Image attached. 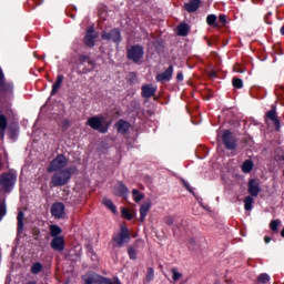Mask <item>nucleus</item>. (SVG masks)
I'll list each match as a JSON object with an SVG mask.
<instances>
[{
    "label": "nucleus",
    "mask_w": 284,
    "mask_h": 284,
    "mask_svg": "<svg viewBox=\"0 0 284 284\" xmlns=\"http://www.w3.org/2000/svg\"><path fill=\"white\" fill-rule=\"evenodd\" d=\"M70 179H72V172L70 169L57 171L51 176L50 185L51 187H63V185H68V183H70Z\"/></svg>",
    "instance_id": "f257e3e1"
},
{
    "label": "nucleus",
    "mask_w": 284,
    "mask_h": 284,
    "mask_svg": "<svg viewBox=\"0 0 284 284\" xmlns=\"http://www.w3.org/2000/svg\"><path fill=\"white\" fill-rule=\"evenodd\" d=\"M17 175L13 173H3L0 176V185L4 192H10L14 187Z\"/></svg>",
    "instance_id": "f03ea898"
},
{
    "label": "nucleus",
    "mask_w": 284,
    "mask_h": 284,
    "mask_svg": "<svg viewBox=\"0 0 284 284\" xmlns=\"http://www.w3.org/2000/svg\"><path fill=\"white\" fill-rule=\"evenodd\" d=\"M114 243H116L118 247H123L125 243H130V230L126 226L121 227V232L113 237Z\"/></svg>",
    "instance_id": "7ed1b4c3"
},
{
    "label": "nucleus",
    "mask_w": 284,
    "mask_h": 284,
    "mask_svg": "<svg viewBox=\"0 0 284 284\" xmlns=\"http://www.w3.org/2000/svg\"><path fill=\"white\" fill-rule=\"evenodd\" d=\"M87 125H90L92 130H98V132H101L102 134H105V132H108V125L103 124V118H90L87 122Z\"/></svg>",
    "instance_id": "20e7f679"
},
{
    "label": "nucleus",
    "mask_w": 284,
    "mask_h": 284,
    "mask_svg": "<svg viewBox=\"0 0 284 284\" xmlns=\"http://www.w3.org/2000/svg\"><path fill=\"white\" fill-rule=\"evenodd\" d=\"M68 165V159H65L62 154L58 155L52 160L48 168V172H59V170H63Z\"/></svg>",
    "instance_id": "39448f33"
},
{
    "label": "nucleus",
    "mask_w": 284,
    "mask_h": 284,
    "mask_svg": "<svg viewBox=\"0 0 284 284\" xmlns=\"http://www.w3.org/2000/svg\"><path fill=\"white\" fill-rule=\"evenodd\" d=\"M143 49L141 45H133L128 50V59L133 61V63H139L143 59Z\"/></svg>",
    "instance_id": "423d86ee"
},
{
    "label": "nucleus",
    "mask_w": 284,
    "mask_h": 284,
    "mask_svg": "<svg viewBox=\"0 0 284 284\" xmlns=\"http://www.w3.org/2000/svg\"><path fill=\"white\" fill-rule=\"evenodd\" d=\"M95 39H99V32L94 31V27H89L84 37V44L87 48H94Z\"/></svg>",
    "instance_id": "0eeeda50"
},
{
    "label": "nucleus",
    "mask_w": 284,
    "mask_h": 284,
    "mask_svg": "<svg viewBox=\"0 0 284 284\" xmlns=\"http://www.w3.org/2000/svg\"><path fill=\"white\" fill-rule=\"evenodd\" d=\"M102 39L104 41H113V43H121V31L113 29L110 32H102Z\"/></svg>",
    "instance_id": "6e6552de"
},
{
    "label": "nucleus",
    "mask_w": 284,
    "mask_h": 284,
    "mask_svg": "<svg viewBox=\"0 0 284 284\" xmlns=\"http://www.w3.org/2000/svg\"><path fill=\"white\" fill-rule=\"evenodd\" d=\"M222 141L226 150H236V140L232 135V132L225 131L222 135Z\"/></svg>",
    "instance_id": "1a4fd4ad"
},
{
    "label": "nucleus",
    "mask_w": 284,
    "mask_h": 284,
    "mask_svg": "<svg viewBox=\"0 0 284 284\" xmlns=\"http://www.w3.org/2000/svg\"><path fill=\"white\" fill-rule=\"evenodd\" d=\"M51 214L54 219H65V205L61 202L54 203L51 207Z\"/></svg>",
    "instance_id": "9d476101"
},
{
    "label": "nucleus",
    "mask_w": 284,
    "mask_h": 284,
    "mask_svg": "<svg viewBox=\"0 0 284 284\" xmlns=\"http://www.w3.org/2000/svg\"><path fill=\"white\" fill-rule=\"evenodd\" d=\"M51 247L55 250V252H63V250H65V239L63 236L53 237Z\"/></svg>",
    "instance_id": "9b49d317"
},
{
    "label": "nucleus",
    "mask_w": 284,
    "mask_h": 284,
    "mask_svg": "<svg viewBox=\"0 0 284 284\" xmlns=\"http://www.w3.org/2000/svg\"><path fill=\"white\" fill-rule=\"evenodd\" d=\"M113 194L115 196H123V199H128L125 195L130 194V190H128V186H125V184L120 182L113 187Z\"/></svg>",
    "instance_id": "f8f14e48"
},
{
    "label": "nucleus",
    "mask_w": 284,
    "mask_h": 284,
    "mask_svg": "<svg viewBox=\"0 0 284 284\" xmlns=\"http://www.w3.org/2000/svg\"><path fill=\"white\" fill-rule=\"evenodd\" d=\"M260 192H261V184H258V181L250 180L248 194H251V196H258Z\"/></svg>",
    "instance_id": "ddd939ff"
},
{
    "label": "nucleus",
    "mask_w": 284,
    "mask_h": 284,
    "mask_svg": "<svg viewBox=\"0 0 284 284\" xmlns=\"http://www.w3.org/2000/svg\"><path fill=\"white\" fill-rule=\"evenodd\" d=\"M172 72H174V67L170 65L163 73L156 75V81H170L172 79Z\"/></svg>",
    "instance_id": "4468645a"
},
{
    "label": "nucleus",
    "mask_w": 284,
    "mask_h": 284,
    "mask_svg": "<svg viewBox=\"0 0 284 284\" xmlns=\"http://www.w3.org/2000/svg\"><path fill=\"white\" fill-rule=\"evenodd\" d=\"M156 93V88L152 87V84H145L142 87V97L144 99H151Z\"/></svg>",
    "instance_id": "2eb2a0df"
},
{
    "label": "nucleus",
    "mask_w": 284,
    "mask_h": 284,
    "mask_svg": "<svg viewBox=\"0 0 284 284\" xmlns=\"http://www.w3.org/2000/svg\"><path fill=\"white\" fill-rule=\"evenodd\" d=\"M82 281L84 284H98L99 281V274L97 273H87L82 275Z\"/></svg>",
    "instance_id": "dca6fc26"
},
{
    "label": "nucleus",
    "mask_w": 284,
    "mask_h": 284,
    "mask_svg": "<svg viewBox=\"0 0 284 284\" xmlns=\"http://www.w3.org/2000/svg\"><path fill=\"white\" fill-rule=\"evenodd\" d=\"M150 207H152V203L144 202L140 207V221H145V217L148 216V212H150Z\"/></svg>",
    "instance_id": "f3484780"
},
{
    "label": "nucleus",
    "mask_w": 284,
    "mask_h": 284,
    "mask_svg": "<svg viewBox=\"0 0 284 284\" xmlns=\"http://www.w3.org/2000/svg\"><path fill=\"white\" fill-rule=\"evenodd\" d=\"M199 6H201V0H190L185 3V10L187 12H196L199 10Z\"/></svg>",
    "instance_id": "a211bd4d"
},
{
    "label": "nucleus",
    "mask_w": 284,
    "mask_h": 284,
    "mask_svg": "<svg viewBox=\"0 0 284 284\" xmlns=\"http://www.w3.org/2000/svg\"><path fill=\"white\" fill-rule=\"evenodd\" d=\"M267 119H270V121H272V123H274V125H276V130H278L281 122L278 121V118H276V109H272L271 111H268L266 113Z\"/></svg>",
    "instance_id": "6ab92c4d"
},
{
    "label": "nucleus",
    "mask_w": 284,
    "mask_h": 284,
    "mask_svg": "<svg viewBox=\"0 0 284 284\" xmlns=\"http://www.w3.org/2000/svg\"><path fill=\"white\" fill-rule=\"evenodd\" d=\"M118 132L120 134H125L130 130V123L128 121L120 120L116 123Z\"/></svg>",
    "instance_id": "aec40b11"
},
{
    "label": "nucleus",
    "mask_w": 284,
    "mask_h": 284,
    "mask_svg": "<svg viewBox=\"0 0 284 284\" xmlns=\"http://www.w3.org/2000/svg\"><path fill=\"white\" fill-rule=\"evenodd\" d=\"M189 33H190V26H187L186 23H180L178 26L179 37H187Z\"/></svg>",
    "instance_id": "412c9836"
},
{
    "label": "nucleus",
    "mask_w": 284,
    "mask_h": 284,
    "mask_svg": "<svg viewBox=\"0 0 284 284\" xmlns=\"http://www.w3.org/2000/svg\"><path fill=\"white\" fill-rule=\"evenodd\" d=\"M128 254H129L130 258H132L133 261H136V256L139 254V244H134L133 246H129L128 247Z\"/></svg>",
    "instance_id": "4be33fe9"
},
{
    "label": "nucleus",
    "mask_w": 284,
    "mask_h": 284,
    "mask_svg": "<svg viewBox=\"0 0 284 284\" xmlns=\"http://www.w3.org/2000/svg\"><path fill=\"white\" fill-rule=\"evenodd\" d=\"M63 83V75H58L57 81L52 85L51 94L54 95L59 92V88H61V84Z\"/></svg>",
    "instance_id": "5701e85b"
},
{
    "label": "nucleus",
    "mask_w": 284,
    "mask_h": 284,
    "mask_svg": "<svg viewBox=\"0 0 284 284\" xmlns=\"http://www.w3.org/2000/svg\"><path fill=\"white\" fill-rule=\"evenodd\" d=\"M49 230H50V234H51V236H52L53 239L59 237V235L63 232V231L61 230V227H59V225H54V224H51V225L49 226Z\"/></svg>",
    "instance_id": "b1692460"
},
{
    "label": "nucleus",
    "mask_w": 284,
    "mask_h": 284,
    "mask_svg": "<svg viewBox=\"0 0 284 284\" xmlns=\"http://www.w3.org/2000/svg\"><path fill=\"white\" fill-rule=\"evenodd\" d=\"M103 205H105V207H108V210H111V212H113V214H116V206L114 205V202H112V200L104 197L102 200Z\"/></svg>",
    "instance_id": "393cba45"
},
{
    "label": "nucleus",
    "mask_w": 284,
    "mask_h": 284,
    "mask_svg": "<svg viewBox=\"0 0 284 284\" xmlns=\"http://www.w3.org/2000/svg\"><path fill=\"white\" fill-rule=\"evenodd\" d=\"M23 219H26V214L23 211H19L17 220H18V232H23Z\"/></svg>",
    "instance_id": "a878e982"
},
{
    "label": "nucleus",
    "mask_w": 284,
    "mask_h": 284,
    "mask_svg": "<svg viewBox=\"0 0 284 284\" xmlns=\"http://www.w3.org/2000/svg\"><path fill=\"white\" fill-rule=\"evenodd\" d=\"M42 271H43V264H41L40 262H37L31 266L32 274H41Z\"/></svg>",
    "instance_id": "bb28decb"
},
{
    "label": "nucleus",
    "mask_w": 284,
    "mask_h": 284,
    "mask_svg": "<svg viewBox=\"0 0 284 284\" xmlns=\"http://www.w3.org/2000/svg\"><path fill=\"white\" fill-rule=\"evenodd\" d=\"M254 203V197L253 196H246L244 199V209L250 212L252 210V205Z\"/></svg>",
    "instance_id": "cd10ccee"
},
{
    "label": "nucleus",
    "mask_w": 284,
    "mask_h": 284,
    "mask_svg": "<svg viewBox=\"0 0 284 284\" xmlns=\"http://www.w3.org/2000/svg\"><path fill=\"white\" fill-rule=\"evenodd\" d=\"M132 196H133V201H135V203H139L140 201H143L144 195L143 193L139 192V190L134 189L132 191Z\"/></svg>",
    "instance_id": "c85d7f7f"
},
{
    "label": "nucleus",
    "mask_w": 284,
    "mask_h": 284,
    "mask_svg": "<svg viewBox=\"0 0 284 284\" xmlns=\"http://www.w3.org/2000/svg\"><path fill=\"white\" fill-rule=\"evenodd\" d=\"M121 214L126 221H132L134 219V213L130 212L128 209L122 207L121 209Z\"/></svg>",
    "instance_id": "c756f323"
},
{
    "label": "nucleus",
    "mask_w": 284,
    "mask_h": 284,
    "mask_svg": "<svg viewBox=\"0 0 284 284\" xmlns=\"http://www.w3.org/2000/svg\"><path fill=\"white\" fill-rule=\"evenodd\" d=\"M252 168H253V164H252V161L250 160H246L243 164H242V171L245 172L246 174L252 172Z\"/></svg>",
    "instance_id": "7c9ffc66"
},
{
    "label": "nucleus",
    "mask_w": 284,
    "mask_h": 284,
    "mask_svg": "<svg viewBox=\"0 0 284 284\" xmlns=\"http://www.w3.org/2000/svg\"><path fill=\"white\" fill-rule=\"evenodd\" d=\"M171 272H172V274H173V276H172L173 281L176 282V281H181V278H183V273L179 272V268L173 267V268L171 270Z\"/></svg>",
    "instance_id": "2f4dec72"
},
{
    "label": "nucleus",
    "mask_w": 284,
    "mask_h": 284,
    "mask_svg": "<svg viewBox=\"0 0 284 284\" xmlns=\"http://www.w3.org/2000/svg\"><path fill=\"white\" fill-rule=\"evenodd\" d=\"M232 83H233V88H237L239 90L243 88V80L240 78H233Z\"/></svg>",
    "instance_id": "473e14b6"
},
{
    "label": "nucleus",
    "mask_w": 284,
    "mask_h": 284,
    "mask_svg": "<svg viewBox=\"0 0 284 284\" xmlns=\"http://www.w3.org/2000/svg\"><path fill=\"white\" fill-rule=\"evenodd\" d=\"M278 225H281V221H278V220L271 221L270 227H271L272 232H278Z\"/></svg>",
    "instance_id": "72a5a7b5"
},
{
    "label": "nucleus",
    "mask_w": 284,
    "mask_h": 284,
    "mask_svg": "<svg viewBox=\"0 0 284 284\" xmlns=\"http://www.w3.org/2000/svg\"><path fill=\"white\" fill-rule=\"evenodd\" d=\"M98 284H112V280L98 275Z\"/></svg>",
    "instance_id": "f704fd0d"
},
{
    "label": "nucleus",
    "mask_w": 284,
    "mask_h": 284,
    "mask_svg": "<svg viewBox=\"0 0 284 284\" xmlns=\"http://www.w3.org/2000/svg\"><path fill=\"white\" fill-rule=\"evenodd\" d=\"M8 128V120L6 115H0V130H6Z\"/></svg>",
    "instance_id": "c9c22d12"
},
{
    "label": "nucleus",
    "mask_w": 284,
    "mask_h": 284,
    "mask_svg": "<svg viewBox=\"0 0 284 284\" xmlns=\"http://www.w3.org/2000/svg\"><path fill=\"white\" fill-rule=\"evenodd\" d=\"M154 278V268L149 267L146 272V282L150 283Z\"/></svg>",
    "instance_id": "e433bc0d"
},
{
    "label": "nucleus",
    "mask_w": 284,
    "mask_h": 284,
    "mask_svg": "<svg viewBox=\"0 0 284 284\" xmlns=\"http://www.w3.org/2000/svg\"><path fill=\"white\" fill-rule=\"evenodd\" d=\"M257 281L260 283H268L270 275H267L266 273H263V274L258 275Z\"/></svg>",
    "instance_id": "4c0bfd02"
},
{
    "label": "nucleus",
    "mask_w": 284,
    "mask_h": 284,
    "mask_svg": "<svg viewBox=\"0 0 284 284\" xmlns=\"http://www.w3.org/2000/svg\"><path fill=\"white\" fill-rule=\"evenodd\" d=\"M206 23H207L209 26H214V23H216V16H214V14L207 16V18H206Z\"/></svg>",
    "instance_id": "58836bf2"
},
{
    "label": "nucleus",
    "mask_w": 284,
    "mask_h": 284,
    "mask_svg": "<svg viewBox=\"0 0 284 284\" xmlns=\"http://www.w3.org/2000/svg\"><path fill=\"white\" fill-rule=\"evenodd\" d=\"M79 61H80V63H85V61H88V63H90V65H93L92 61H90V57H88V55H80Z\"/></svg>",
    "instance_id": "ea45409f"
},
{
    "label": "nucleus",
    "mask_w": 284,
    "mask_h": 284,
    "mask_svg": "<svg viewBox=\"0 0 284 284\" xmlns=\"http://www.w3.org/2000/svg\"><path fill=\"white\" fill-rule=\"evenodd\" d=\"M6 214V204L0 203V221L3 219V215Z\"/></svg>",
    "instance_id": "a19ab883"
},
{
    "label": "nucleus",
    "mask_w": 284,
    "mask_h": 284,
    "mask_svg": "<svg viewBox=\"0 0 284 284\" xmlns=\"http://www.w3.org/2000/svg\"><path fill=\"white\" fill-rule=\"evenodd\" d=\"M165 223H166V225H174V217L166 216L165 217Z\"/></svg>",
    "instance_id": "79ce46f5"
},
{
    "label": "nucleus",
    "mask_w": 284,
    "mask_h": 284,
    "mask_svg": "<svg viewBox=\"0 0 284 284\" xmlns=\"http://www.w3.org/2000/svg\"><path fill=\"white\" fill-rule=\"evenodd\" d=\"M219 21H220V23H222L223 26H225V24L227 23V21L225 20V14H221V16L219 17Z\"/></svg>",
    "instance_id": "37998d69"
},
{
    "label": "nucleus",
    "mask_w": 284,
    "mask_h": 284,
    "mask_svg": "<svg viewBox=\"0 0 284 284\" xmlns=\"http://www.w3.org/2000/svg\"><path fill=\"white\" fill-rule=\"evenodd\" d=\"M182 183H183V185H184V187H186V190L189 191V192H193L192 191V186H190V184L185 181V180H182Z\"/></svg>",
    "instance_id": "c03bdc74"
},
{
    "label": "nucleus",
    "mask_w": 284,
    "mask_h": 284,
    "mask_svg": "<svg viewBox=\"0 0 284 284\" xmlns=\"http://www.w3.org/2000/svg\"><path fill=\"white\" fill-rule=\"evenodd\" d=\"M234 72L243 73L245 72V69H242L240 67H233Z\"/></svg>",
    "instance_id": "a18cd8bd"
},
{
    "label": "nucleus",
    "mask_w": 284,
    "mask_h": 284,
    "mask_svg": "<svg viewBox=\"0 0 284 284\" xmlns=\"http://www.w3.org/2000/svg\"><path fill=\"white\" fill-rule=\"evenodd\" d=\"M34 241H39V230L33 231Z\"/></svg>",
    "instance_id": "49530a36"
},
{
    "label": "nucleus",
    "mask_w": 284,
    "mask_h": 284,
    "mask_svg": "<svg viewBox=\"0 0 284 284\" xmlns=\"http://www.w3.org/2000/svg\"><path fill=\"white\" fill-rule=\"evenodd\" d=\"M0 85H3V71L0 69Z\"/></svg>",
    "instance_id": "de8ad7c7"
},
{
    "label": "nucleus",
    "mask_w": 284,
    "mask_h": 284,
    "mask_svg": "<svg viewBox=\"0 0 284 284\" xmlns=\"http://www.w3.org/2000/svg\"><path fill=\"white\" fill-rule=\"evenodd\" d=\"M6 136V130L0 129V139H3Z\"/></svg>",
    "instance_id": "09e8293b"
},
{
    "label": "nucleus",
    "mask_w": 284,
    "mask_h": 284,
    "mask_svg": "<svg viewBox=\"0 0 284 284\" xmlns=\"http://www.w3.org/2000/svg\"><path fill=\"white\" fill-rule=\"evenodd\" d=\"M176 79L178 81H183V73H178Z\"/></svg>",
    "instance_id": "8fccbe9b"
},
{
    "label": "nucleus",
    "mask_w": 284,
    "mask_h": 284,
    "mask_svg": "<svg viewBox=\"0 0 284 284\" xmlns=\"http://www.w3.org/2000/svg\"><path fill=\"white\" fill-rule=\"evenodd\" d=\"M270 241H272V237H270V236L264 237V243H270Z\"/></svg>",
    "instance_id": "3c124183"
},
{
    "label": "nucleus",
    "mask_w": 284,
    "mask_h": 284,
    "mask_svg": "<svg viewBox=\"0 0 284 284\" xmlns=\"http://www.w3.org/2000/svg\"><path fill=\"white\" fill-rule=\"evenodd\" d=\"M209 77L214 78V77H216V73H215L214 71H211V72L209 73Z\"/></svg>",
    "instance_id": "603ef678"
},
{
    "label": "nucleus",
    "mask_w": 284,
    "mask_h": 284,
    "mask_svg": "<svg viewBox=\"0 0 284 284\" xmlns=\"http://www.w3.org/2000/svg\"><path fill=\"white\" fill-rule=\"evenodd\" d=\"M278 161H283L284 163V154L281 158H278Z\"/></svg>",
    "instance_id": "864d4df0"
},
{
    "label": "nucleus",
    "mask_w": 284,
    "mask_h": 284,
    "mask_svg": "<svg viewBox=\"0 0 284 284\" xmlns=\"http://www.w3.org/2000/svg\"><path fill=\"white\" fill-rule=\"evenodd\" d=\"M281 34L284 36V26L281 28Z\"/></svg>",
    "instance_id": "5fc2aeb1"
},
{
    "label": "nucleus",
    "mask_w": 284,
    "mask_h": 284,
    "mask_svg": "<svg viewBox=\"0 0 284 284\" xmlns=\"http://www.w3.org/2000/svg\"><path fill=\"white\" fill-rule=\"evenodd\" d=\"M0 170H3V163L0 161Z\"/></svg>",
    "instance_id": "6e6d98bb"
},
{
    "label": "nucleus",
    "mask_w": 284,
    "mask_h": 284,
    "mask_svg": "<svg viewBox=\"0 0 284 284\" xmlns=\"http://www.w3.org/2000/svg\"><path fill=\"white\" fill-rule=\"evenodd\" d=\"M131 77H132L133 79H136V74H134V73H131Z\"/></svg>",
    "instance_id": "4d7b16f0"
},
{
    "label": "nucleus",
    "mask_w": 284,
    "mask_h": 284,
    "mask_svg": "<svg viewBox=\"0 0 284 284\" xmlns=\"http://www.w3.org/2000/svg\"><path fill=\"white\" fill-rule=\"evenodd\" d=\"M8 90H12V87L10 84H8Z\"/></svg>",
    "instance_id": "13d9d810"
},
{
    "label": "nucleus",
    "mask_w": 284,
    "mask_h": 284,
    "mask_svg": "<svg viewBox=\"0 0 284 284\" xmlns=\"http://www.w3.org/2000/svg\"><path fill=\"white\" fill-rule=\"evenodd\" d=\"M214 284H221V282L216 281V282H214Z\"/></svg>",
    "instance_id": "bf43d9fd"
},
{
    "label": "nucleus",
    "mask_w": 284,
    "mask_h": 284,
    "mask_svg": "<svg viewBox=\"0 0 284 284\" xmlns=\"http://www.w3.org/2000/svg\"><path fill=\"white\" fill-rule=\"evenodd\" d=\"M191 243H193V244H194V243H195V241H194V240H191Z\"/></svg>",
    "instance_id": "052dcab7"
},
{
    "label": "nucleus",
    "mask_w": 284,
    "mask_h": 284,
    "mask_svg": "<svg viewBox=\"0 0 284 284\" xmlns=\"http://www.w3.org/2000/svg\"><path fill=\"white\" fill-rule=\"evenodd\" d=\"M207 43H209V45H212V42L209 41Z\"/></svg>",
    "instance_id": "680f3d73"
}]
</instances>
